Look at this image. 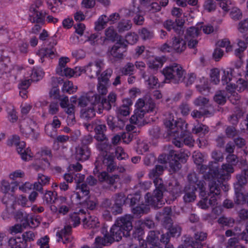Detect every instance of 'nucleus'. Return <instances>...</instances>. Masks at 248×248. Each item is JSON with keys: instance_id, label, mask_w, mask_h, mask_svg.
<instances>
[{"instance_id": "1", "label": "nucleus", "mask_w": 248, "mask_h": 248, "mask_svg": "<svg viewBox=\"0 0 248 248\" xmlns=\"http://www.w3.org/2000/svg\"><path fill=\"white\" fill-rule=\"evenodd\" d=\"M155 189L153 193H147L145 196V202L146 204L141 203L131 208V212L136 217H140L144 214H146L150 212L151 206L155 209H157L161 207L164 202L162 201V192L164 187L160 184Z\"/></svg>"}, {"instance_id": "2", "label": "nucleus", "mask_w": 248, "mask_h": 248, "mask_svg": "<svg viewBox=\"0 0 248 248\" xmlns=\"http://www.w3.org/2000/svg\"><path fill=\"white\" fill-rule=\"evenodd\" d=\"M172 114H169L164 120V124L167 129L168 135L169 136H180L183 139V144L188 146H193L194 140L190 135H187L186 126L182 120H179Z\"/></svg>"}, {"instance_id": "3", "label": "nucleus", "mask_w": 248, "mask_h": 248, "mask_svg": "<svg viewBox=\"0 0 248 248\" xmlns=\"http://www.w3.org/2000/svg\"><path fill=\"white\" fill-rule=\"evenodd\" d=\"M184 153H177L174 150H170L168 154H161L158 156V161L161 164L168 163L169 171L173 173L178 171L182 168V163H185L188 158Z\"/></svg>"}, {"instance_id": "4", "label": "nucleus", "mask_w": 248, "mask_h": 248, "mask_svg": "<svg viewBox=\"0 0 248 248\" xmlns=\"http://www.w3.org/2000/svg\"><path fill=\"white\" fill-rule=\"evenodd\" d=\"M128 237L125 232L122 231L115 224L111 227L110 233L108 231H106V233L103 237L97 236L95 238L94 248H102L103 246H109L114 241H119L122 239V237Z\"/></svg>"}, {"instance_id": "5", "label": "nucleus", "mask_w": 248, "mask_h": 248, "mask_svg": "<svg viewBox=\"0 0 248 248\" xmlns=\"http://www.w3.org/2000/svg\"><path fill=\"white\" fill-rule=\"evenodd\" d=\"M146 248H174L170 243L167 233H161L159 231H150L146 238Z\"/></svg>"}, {"instance_id": "6", "label": "nucleus", "mask_w": 248, "mask_h": 248, "mask_svg": "<svg viewBox=\"0 0 248 248\" xmlns=\"http://www.w3.org/2000/svg\"><path fill=\"white\" fill-rule=\"evenodd\" d=\"M162 73L165 77L166 82L178 84L184 80L186 71L177 63H173L172 65L163 69Z\"/></svg>"}, {"instance_id": "7", "label": "nucleus", "mask_w": 248, "mask_h": 248, "mask_svg": "<svg viewBox=\"0 0 248 248\" xmlns=\"http://www.w3.org/2000/svg\"><path fill=\"white\" fill-rule=\"evenodd\" d=\"M233 71L232 68H227L223 71L221 82L222 85H226L225 89L231 93L228 96V99L232 104H236L240 99V96L235 92V84L231 81L233 80L232 72Z\"/></svg>"}, {"instance_id": "8", "label": "nucleus", "mask_w": 248, "mask_h": 248, "mask_svg": "<svg viewBox=\"0 0 248 248\" xmlns=\"http://www.w3.org/2000/svg\"><path fill=\"white\" fill-rule=\"evenodd\" d=\"M202 29L205 34H209L214 31L213 26L207 25L202 26L201 24H198L195 27H191L187 30L186 39L187 42L188 46L194 48L198 44L196 38L202 32Z\"/></svg>"}, {"instance_id": "9", "label": "nucleus", "mask_w": 248, "mask_h": 248, "mask_svg": "<svg viewBox=\"0 0 248 248\" xmlns=\"http://www.w3.org/2000/svg\"><path fill=\"white\" fill-rule=\"evenodd\" d=\"M14 189L15 187H11L9 182L5 180H2L1 182V190L4 194L1 201L5 205L6 210L9 214L14 213V203L15 197L13 194L9 193L10 191L14 192Z\"/></svg>"}, {"instance_id": "10", "label": "nucleus", "mask_w": 248, "mask_h": 248, "mask_svg": "<svg viewBox=\"0 0 248 248\" xmlns=\"http://www.w3.org/2000/svg\"><path fill=\"white\" fill-rule=\"evenodd\" d=\"M234 169L233 166L228 163L223 164L222 168L219 170L217 167V178H216L217 184L216 181L212 182L211 184V189H216V194L219 193V187L221 184L225 180H229L231 177L230 174L233 173Z\"/></svg>"}, {"instance_id": "11", "label": "nucleus", "mask_w": 248, "mask_h": 248, "mask_svg": "<svg viewBox=\"0 0 248 248\" xmlns=\"http://www.w3.org/2000/svg\"><path fill=\"white\" fill-rule=\"evenodd\" d=\"M6 143L9 146H12L14 144L16 146L17 153L20 155L22 159L24 161H29L32 158V155L31 149L29 148H25V142L20 141L18 136L13 135L12 138L7 140Z\"/></svg>"}, {"instance_id": "12", "label": "nucleus", "mask_w": 248, "mask_h": 248, "mask_svg": "<svg viewBox=\"0 0 248 248\" xmlns=\"http://www.w3.org/2000/svg\"><path fill=\"white\" fill-rule=\"evenodd\" d=\"M200 172L204 174L203 178L205 180L209 181L208 186L210 191L213 192L216 189H211V184L212 182L216 181L217 184L216 178H217V163H209L208 165L202 164L200 169Z\"/></svg>"}, {"instance_id": "13", "label": "nucleus", "mask_w": 248, "mask_h": 248, "mask_svg": "<svg viewBox=\"0 0 248 248\" xmlns=\"http://www.w3.org/2000/svg\"><path fill=\"white\" fill-rule=\"evenodd\" d=\"M79 215V213L76 212L70 214L66 219L64 228L62 229L60 232H57L56 235L62 238V235H66L71 234L72 226L76 227L80 223L81 218Z\"/></svg>"}, {"instance_id": "14", "label": "nucleus", "mask_w": 248, "mask_h": 248, "mask_svg": "<svg viewBox=\"0 0 248 248\" xmlns=\"http://www.w3.org/2000/svg\"><path fill=\"white\" fill-rule=\"evenodd\" d=\"M188 184L186 186H189L190 188L196 190L199 189L200 196H204L206 191V183L203 180H199L197 175L195 173L188 174L187 176Z\"/></svg>"}, {"instance_id": "15", "label": "nucleus", "mask_w": 248, "mask_h": 248, "mask_svg": "<svg viewBox=\"0 0 248 248\" xmlns=\"http://www.w3.org/2000/svg\"><path fill=\"white\" fill-rule=\"evenodd\" d=\"M188 184L186 186H189L190 188L196 190L199 189L200 196H204L206 191V183L203 180H199L197 175L195 173L188 174L187 176Z\"/></svg>"}, {"instance_id": "16", "label": "nucleus", "mask_w": 248, "mask_h": 248, "mask_svg": "<svg viewBox=\"0 0 248 248\" xmlns=\"http://www.w3.org/2000/svg\"><path fill=\"white\" fill-rule=\"evenodd\" d=\"M137 0H132V5L128 9L125 10V14L128 16H134V22L137 25H141L143 23L144 18V13L142 12L136 1Z\"/></svg>"}, {"instance_id": "17", "label": "nucleus", "mask_w": 248, "mask_h": 248, "mask_svg": "<svg viewBox=\"0 0 248 248\" xmlns=\"http://www.w3.org/2000/svg\"><path fill=\"white\" fill-rule=\"evenodd\" d=\"M207 236V234L203 232H198L194 234V239L193 238L186 235L184 237V242L188 247L192 248H202L203 244L202 243V241H204Z\"/></svg>"}, {"instance_id": "18", "label": "nucleus", "mask_w": 248, "mask_h": 248, "mask_svg": "<svg viewBox=\"0 0 248 248\" xmlns=\"http://www.w3.org/2000/svg\"><path fill=\"white\" fill-rule=\"evenodd\" d=\"M133 217L130 215H126L118 218L115 224L123 231L127 236L131 235V231L133 229L132 221Z\"/></svg>"}, {"instance_id": "19", "label": "nucleus", "mask_w": 248, "mask_h": 248, "mask_svg": "<svg viewBox=\"0 0 248 248\" xmlns=\"http://www.w3.org/2000/svg\"><path fill=\"white\" fill-rule=\"evenodd\" d=\"M100 94L93 92H89L85 95L81 96L78 99V105L80 107L84 108L87 106H96L100 102Z\"/></svg>"}, {"instance_id": "20", "label": "nucleus", "mask_w": 248, "mask_h": 248, "mask_svg": "<svg viewBox=\"0 0 248 248\" xmlns=\"http://www.w3.org/2000/svg\"><path fill=\"white\" fill-rule=\"evenodd\" d=\"M114 156L113 153L108 154L106 152L101 153L98 156L95 164L98 165L101 161L102 163L107 167L108 171L112 172L116 169V164L114 161Z\"/></svg>"}, {"instance_id": "21", "label": "nucleus", "mask_w": 248, "mask_h": 248, "mask_svg": "<svg viewBox=\"0 0 248 248\" xmlns=\"http://www.w3.org/2000/svg\"><path fill=\"white\" fill-rule=\"evenodd\" d=\"M46 15V11H39L34 5L31 6L30 8L29 19L32 23L43 24L45 23Z\"/></svg>"}, {"instance_id": "22", "label": "nucleus", "mask_w": 248, "mask_h": 248, "mask_svg": "<svg viewBox=\"0 0 248 248\" xmlns=\"http://www.w3.org/2000/svg\"><path fill=\"white\" fill-rule=\"evenodd\" d=\"M126 45L124 41L120 39L109 50V54L113 58L121 59L126 51Z\"/></svg>"}, {"instance_id": "23", "label": "nucleus", "mask_w": 248, "mask_h": 248, "mask_svg": "<svg viewBox=\"0 0 248 248\" xmlns=\"http://www.w3.org/2000/svg\"><path fill=\"white\" fill-rule=\"evenodd\" d=\"M163 193L166 191L171 196V200H175L178 197H179L182 192V187L177 180H174L170 182L168 186L165 187Z\"/></svg>"}, {"instance_id": "24", "label": "nucleus", "mask_w": 248, "mask_h": 248, "mask_svg": "<svg viewBox=\"0 0 248 248\" xmlns=\"http://www.w3.org/2000/svg\"><path fill=\"white\" fill-rule=\"evenodd\" d=\"M135 106L141 108L142 111L146 113L153 112L155 111V104L151 98H146L144 99L140 98L137 100Z\"/></svg>"}, {"instance_id": "25", "label": "nucleus", "mask_w": 248, "mask_h": 248, "mask_svg": "<svg viewBox=\"0 0 248 248\" xmlns=\"http://www.w3.org/2000/svg\"><path fill=\"white\" fill-rule=\"evenodd\" d=\"M116 94L111 92L108 96V98H105L100 95V102L99 104L102 106L103 109L109 111L112 107L116 106Z\"/></svg>"}, {"instance_id": "26", "label": "nucleus", "mask_w": 248, "mask_h": 248, "mask_svg": "<svg viewBox=\"0 0 248 248\" xmlns=\"http://www.w3.org/2000/svg\"><path fill=\"white\" fill-rule=\"evenodd\" d=\"M163 170V167L162 165H156L155 168L153 169L149 173V176L150 178H155L154 183L155 186V189H157L156 186L157 187L160 184L163 186L164 188L162 190V192L163 190H164L165 189V186L163 184L162 180L161 179H158V177L162 173Z\"/></svg>"}, {"instance_id": "27", "label": "nucleus", "mask_w": 248, "mask_h": 248, "mask_svg": "<svg viewBox=\"0 0 248 248\" xmlns=\"http://www.w3.org/2000/svg\"><path fill=\"white\" fill-rule=\"evenodd\" d=\"M63 82V78H51L52 88L49 91V96L53 97L54 99H60L61 95L60 94V90L58 88L59 84H62Z\"/></svg>"}, {"instance_id": "28", "label": "nucleus", "mask_w": 248, "mask_h": 248, "mask_svg": "<svg viewBox=\"0 0 248 248\" xmlns=\"http://www.w3.org/2000/svg\"><path fill=\"white\" fill-rule=\"evenodd\" d=\"M82 222L85 229H97L100 227L98 218L94 216H91L89 213L85 214Z\"/></svg>"}, {"instance_id": "29", "label": "nucleus", "mask_w": 248, "mask_h": 248, "mask_svg": "<svg viewBox=\"0 0 248 248\" xmlns=\"http://www.w3.org/2000/svg\"><path fill=\"white\" fill-rule=\"evenodd\" d=\"M55 50L53 48H42L38 50L37 54L40 58L42 62L50 61L56 56Z\"/></svg>"}, {"instance_id": "30", "label": "nucleus", "mask_w": 248, "mask_h": 248, "mask_svg": "<svg viewBox=\"0 0 248 248\" xmlns=\"http://www.w3.org/2000/svg\"><path fill=\"white\" fill-rule=\"evenodd\" d=\"M107 122L109 128L113 130L116 128L122 129L124 126V121L122 118H115L112 116H109L107 119Z\"/></svg>"}, {"instance_id": "31", "label": "nucleus", "mask_w": 248, "mask_h": 248, "mask_svg": "<svg viewBox=\"0 0 248 248\" xmlns=\"http://www.w3.org/2000/svg\"><path fill=\"white\" fill-rule=\"evenodd\" d=\"M91 151L89 147L78 145L76 148V157L78 160L86 161L89 159Z\"/></svg>"}, {"instance_id": "32", "label": "nucleus", "mask_w": 248, "mask_h": 248, "mask_svg": "<svg viewBox=\"0 0 248 248\" xmlns=\"http://www.w3.org/2000/svg\"><path fill=\"white\" fill-rule=\"evenodd\" d=\"M234 202L236 204H244L248 200V193H245V188H234Z\"/></svg>"}, {"instance_id": "33", "label": "nucleus", "mask_w": 248, "mask_h": 248, "mask_svg": "<svg viewBox=\"0 0 248 248\" xmlns=\"http://www.w3.org/2000/svg\"><path fill=\"white\" fill-rule=\"evenodd\" d=\"M186 41L181 38L180 37L173 38L171 48L175 51L181 52L186 48Z\"/></svg>"}, {"instance_id": "34", "label": "nucleus", "mask_w": 248, "mask_h": 248, "mask_svg": "<svg viewBox=\"0 0 248 248\" xmlns=\"http://www.w3.org/2000/svg\"><path fill=\"white\" fill-rule=\"evenodd\" d=\"M196 190L190 188L189 186H185L183 190L185 193L183 196L184 202L189 203L194 202L196 198Z\"/></svg>"}, {"instance_id": "35", "label": "nucleus", "mask_w": 248, "mask_h": 248, "mask_svg": "<svg viewBox=\"0 0 248 248\" xmlns=\"http://www.w3.org/2000/svg\"><path fill=\"white\" fill-rule=\"evenodd\" d=\"M107 130V127L105 124H98L95 125L94 128V131L95 132V135L94 136V138L97 140H105L106 138V136L104 132Z\"/></svg>"}, {"instance_id": "36", "label": "nucleus", "mask_w": 248, "mask_h": 248, "mask_svg": "<svg viewBox=\"0 0 248 248\" xmlns=\"http://www.w3.org/2000/svg\"><path fill=\"white\" fill-rule=\"evenodd\" d=\"M141 195L139 193L129 194L127 196L126 205L132 208L140 203Z\"/></svg>"}, {"instance_id": "37", "label": "nucleus", "mask_w": 248, "mask_h": 248, "mask_svg": "<svg viewBox=\"0 0 248 248\" xmlns=\"http://www.w3.org/2000/svg\"><path fill=\"white\" fill-rule=\"evenodd\" d=\"M93 106H91L90 107L81 109L80 112V117L86 120L93 118L95 115V110Z\"/></svg>"}, {"instance_id": "38", "label": "nucleus", "mask_w": 248, "mask_h": 248, "mask_svg": "<svg viewBox=\"0 0 248 248\" xmlns=\"http://www.w3.org/2000/svg\"><path fill=\"white\" fill-rule=\"evenodd\" d=\"M76 189L79 190L77 192V198L80 199L81 197L87 196L88 198L90 193L89 187L86 183H82L81 184H76Z\"/></svg>"}, {"instance_id": "39", "label": "nucleus", "mask_w": 248, "mask_h": 248, "mask_svg": "<svg viewBox=\"0 0 248 248\" xmlns=\"http://www.w3.org/2000/svg\"><path fill=\"white\" fill-rule=\"evenodd\" d=\"M64 111L68 115L67 121L68 124H73L76 123L75 116V106L73 104L70 105L64 108Z\"/></svg>"}, {"instance_id": "40", "label": "nucleus", "mask_w": 248, "mask_h": 248, "mask_svg": "<svg viewBox=\"0 0 248 248\" xmlns=\"http://www.w3.org/2000/svg\"><path fill=\"white\" fill-rule=\"evenodd\" d=\"M8 245L11 248H27L28 245L22 242L21 237H11L8 240Z\"/></svg>"}, {"instance_id": "41", "label": "nucleus", "mask_w": 248, "mask_h": 248, "mask_svg": "<svg viewBox=\"0 0 248 248\" xmlns=\"http://www.w3.org/2000/svg\"><path fill=\"white\" fill-rule=\"evenodd\" d=\"M99 142L97 144V148L101 153H103L104 152L107 153L108 151L113 149L112 145L109 142L108 140L107 137L105 140H99Z\"/></svg>"}, {"instance_id": "42", "label": "nucleus", "mask_w": 248, "mask_h": 248, "mask_svg": "<svg viewBox=\"0 0 248 248\" xmlns=\"http://www.w3.org/2000/svg\"><path fill=\"white\" fill-rule=\"evenodd\" d=\"M47 4L52 12L56 13L60 11L62 5V0H47Z\"/></svg>"}, {"instance_id": "43", "label": "nucleus", "mask_w": 248, "mask_h": 248, "mask_svg": "<svg viewBox=\"0 0 248 248\" xmlns=\"http://www.w3.org/2000/svg\"><path fill=\"white\" fill-rule=\"evenodd\" d=\"M62 84L63 86L62 90L63 93H66L69 94H72L75 93L78 89L77 86H74L73 82L71 81H64L63 79Z\"/></svg>"}, {"instance_id": "44", "label": "nucleus", "mask_w": 248, "mask_h": 248, "mask_svg": "<svg viewBox=\"0 0 248 248\" xmlns=\"http://www.w3.org/2000/svg\"><path fill=\"white\" fill-rule=\"evenodd\" d=\"M181 228L178 225H173L171 227L167 229V232L165 233H167L169 238L179 237L181 233Z\"/></svg>"}, {"instance_id": "45", "label": "nucleus", "mask_w": 248, "mask_h": 248, "mask_svg": "<svg viewBox=\"0 0 248 248\" xmlns=\"http://www.w3.org/2000/svg\"><path fill=\"white\" fill-rule=\"evenodd\" d=\"M203 83L202 84L197 85L196 88L197 90L201 94L206 95L210 92V88L209 83L207 79L203 78Z\"/></svg>"}, {"instance_id": "46", "label": "nucleus", "mask_w": 248, "mask_h": 248, "mask_svg": "<svg viewBox=\"0 0 248 248\" xmlns=\"http://www.w3.org/2000/svg\"><path fill=\"white\" fill-rule=\"evenodd\" d=\"M236 181L234 183V188H245L247 184V177L240 173L236 176Z\"/></svg>"}, {"instance_id": "47", "label": "nucleus", "mask_w": 248, "mask_h": 248, "mask_svg": "<svg viewBox=\"0 0 248 248\" xmlns=\"http://www.w3.org/2000/svg\"><path fill=\"white\" fill-rule=\"evenodd\" d=\"M108 21V18L106 16L102 15L100 16L95 22V30L97 31H101L104 28Z\"/></svg>"}, {"instance_id": "48", "label": "nucleus", "mask_w": 248, "mask_h": 248, "mask_svg": "<svg viewBox=\"0 0 248 248\" xmlns=\"http://www.w3.org/2000/svg\"><path fill=\"white\" fill-rule=\"evenodd\" d=\"M194 105L200 108V109L208 108L209 106V99L203 96H199L194 101Z\"/></svg>"}, {"instance_id": "49", "label": "nucleus", "mask_w": 248, "mask_h": 248, "mask_svg": "<svg viewBox=\"0 0 248 248\" xmlns=\"http://www.w3.org/2000/svg\"><path fill=\"white\" fill-rule=\"evenodd\" d=\"M6 110L9 121L12 123L16 122L17 120V116L14 106L11 104L8 105L6 107Z\"/></svg>"}, {"instance_id": "50", "label": "nucleus", "mask_w": 248, "mask_h": 248, "mask_svg": "<svg viewBox=\"0 0 248 248\" xmlns=\"http://www.w3.org/2000/svg\"><path fill=\"white\" fill-rule=\"evenodd\" d=\"M112 70L110 68H108L104 71L98 78V81H100L103 83H109V78L112 74Z\"/></svg>"}, {"instance_id": "51", "label": "nucleus", "mask_w": 248, "mask_h": 248, "mask_svg": "<svg viewBox=\"0 0 248 248\" xmlns=\"http://www.w3.org/2000/svg\"><path fill=\"white\" fill-rule=\"evenodd\" d=\"M214 100L218 104L223 105L226 102L225 91H219L217 92L214 97Z\"/></svg>"}, {"instance_id": "52", "label": "nucleus", "mask_w": 248, "mask_h": 248, "mask_svg": "<svg viewBox=\"0 0 248 248\" xmlns=\"http://www.w3.org/2000/svg\"><path fill=\"white\" fill-rule=\"evenodd\" d=\"M217 222L223 226L232 227L234 223V220L231 217L222 216L218 219Z\"/></svg>"}, {"instance_id": "53", "label": "nucleus", "mask_w": 248, "mask_h": 248, "mask_svg": "<svg viewBox=\"0 0 248 248\" xmlns=\"http://www.w3.org/2000/svg\"><path fill=\"white\" fill-rule=\"evenodd\" d=\"M218 2L219 6L225 12H228L233 4L232 0H216Z\"/></svg>"}, {"instance_id": "54", "label": "nucleus", "mask_w": 248, "mask_h": 248, "mask_svg": "<svg viewBox=\"0 0 248 248\" xmlns=\"http://www.w3.org/2000/svg\"><path fill=\"white\" fill-rule=\"evenodd\" d=\"M216 46L217 47H225L227 52L231 51L232 49L229 40L227 38L218 40L216 43Z\"/></svg>"}, {"instance_id": "55", "label": "nucleus", "mask_w": 248, "mask_h": 248, "mask_svg": "<svg viewBox=\"0 0 248 248\" xmlns=\"http://www.w3.org/2000/svg\"><path fill=\"white\" fill-rule=\"evenodd\" d=\"M114 203L117 204L124 205H126L127 197L125 198L123 192H120L114 194Z\"/></svg>"}, {"instance_id": "56", "label": "nucleus", "mask_w": 248, "mask_h": 248, "mask_svg": "<svg viewBox=\"0 0 248 248\" xmlns=\"http://www.w3.org/2000/svg\"><path fill=\"white\" fill-rule=\"evenodd\" d=\"M44 72L40 68H35L32 70L31 74V80L37 81L41 79L43 76Z\"/></svg>"}, {"instance_id": "57", "label": "nucleus", "mask_w": 248, "mask_h": 248, "mask_svg": "<svg viewBox=\"0 0 248 248\" xmlns=\"http://www.w3.org/2000/svg\"><path fill=\"white\" fill-rule=\"evenodd\" d=\"M120 178L118 175H113L112 176L108 175V179H107L106 182L110 185L109 188V190L111 191L116 190V189L117 188V186H114V184Z\"/></svg>"}, {"instance_id": "58", "label": "nucleus", "mask_w": 248, "mask_h": 248, "mask_svg": "<svg viewBox=\"0 0 248 248\" xmlns=\"http://www.w3.org/2000/svg\"><path fill=\"white\" fill-rule=\"evenodd\" d=\"M132 238L137 239L139 242L141 240H143L142 236L144 233V230L141 227L135 228L134 230L132 229Z\"/></svg>"}, {"instance_id": "59", "label": "nucleus", "mask_w": 248, "mask_h": 248, "mask_svg": "<svg viewBox=\"0 0 248 248\" xmlns=\"http://www.w3.org/2000/svg\"><path fill=\"white\" fill-rule=\"evenodd\" d=\"M57 193L55 191H48L44 195V200L47 203H51V202H54V201L57 199Z\"/></svg>"}, {"instance_id": "60", "label": "nucleus", "mask_w": 248, "mask_h": 248, "mask_svg": "<svg viewBox=\"0 0 248 248\" xmlns=\"http://www.w3.org/2000/svg\"><path fill=\"white\" fill-rule=\"evenodd\" d=\"M132 27V23L129 20H124L118 24V28L119 32L129 30Z\"/></svg>"}, {"instance_id": "61", "label": "nucleus", "mask_w": 248, "mask_h": 248, "mask_svg": "<svg viewBox=\"0 0 248 248\" xmlns=\"http://www.w3.org/2000/svg\"><path fill=\"white\" fill-rule=\"evenodd\" d=\"M93 173L95 176H96L98 180L100 182H106L107 179H108V174L106 171H102L101 172H99L97 165H95V168L93 170Z\"/></svg>"}, {"instance_id": "62", "label": "nucleus", "mask_w": 248, "mask_h": 248, "mask_svg": "<svg viewBox=\"0 0 248 248\" xmlns=\"http://www.w3.org/2000/svg\"><path fill=\"white\" fill-rule=\"evenodd\" d=\"M211 82L214 84H217L219 81V71L217 68L211 70L210 74Z\"/></svg>"}, {"instance_id": "63", "label": "nucleus", "mask_w": 248, "mask_h": 248, "mask_svg": "<svg viewBox=\"0 0 248 248\" xmlns=\"http://www.w3.org/2000/svg\"><path fill=\"white\" fill-rule=\"evenodd\" d=\"M116 112L118 117L121 118L122 116H126L130 114L129 108L124 106H121L116 108Z\"/></svg>"}, {"instance_id": "64", "label": "nucleus", "mask_w": 248, "mask_h": 248, "mask_svg": "<svg viewBox=\"0 0 248 248\" xmlns=\"http://www.w3.org/2000/svg\"><path fill=\"white\" fill-rule=\"evenodd\" d=\"M115 155L118 160L125 159L128 155L125 153L122 147L117 146L115 149Z\"/></svg>"}]
</instances>
